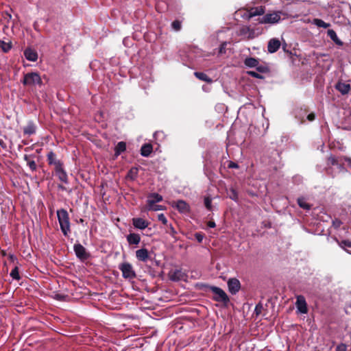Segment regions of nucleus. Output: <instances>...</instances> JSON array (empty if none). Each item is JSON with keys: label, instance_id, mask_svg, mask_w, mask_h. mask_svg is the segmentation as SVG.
Masks as SVG:
<instances>
[{"label": "nucleus", "instance_id": "1", "mask_svg": "<svg viewBox=\"0 0 351 351\" xmlns=\"http://www.w3.org/2000/svg\"><path fill=\"white\" fill-rule=\"evenodd\" d=\"M57 217L63 235L69 237L71 233V223L68 212L64 208L58 210Z\"/></svg>", "mask_w": 351, "mask_h": 351}, {"label": "nucleus", "instance_id": "2", "mask_svg": "<svg viewBox=\"0 0 351 351\" xmlns=\"http://www.w3.org/2000/svg\"><path fill=\"white\" fill-rule=\"evenodd\" d=\"M206 287L213 293V300L214 301L223 303L226 306L228 304L230 299L222 289L215 286L206 285Z\"/></svg>", "mask_w": 351, "mask_h": 351}, {"label": "nucleus", "instance_id": "3", "mask_svg": "<svg viewBox=\"0 0 351 351\" xmlns=\"http://www.w3.org/2000/svg\"><path fill=\"white\" fill-rule=\"evenodd\" d=\"M23 84L25 86L41 85L42 80L38 73H28L24 75Z\"/></svg>", "mask_w": 351, "mask_h": 351}, {"label": "nucleus", "instance_id": "4", "mask_svg": "<svg viewBox=\"0 0 351 351\" xmlns=\"http://www.w3.org/2000/svg\"><path fill=\"white\" fill-rule=\"evenodd\" d=\"M281 12H274L272 13H267L263 16V17L258 19V23L261 24H274L280 20Z\"/></svg>", "mask_w": 351, "mask_h": 351}, {"label": "nucleus", "instance_id": "5", "mask_svg": "<svg viewBox=\"0 0 351 351\" xmlns=\"http://www.w3.org/2000/svg\"><path fill=\"white\" fill-rule=\"evenodd\" d=\"M119 269L122 272V276L126 279H132L136 277V273L132 265L129 263H123L119 265Z\"/></svg>", "mask_w": 351, "mask_h": 351}, {"label": "nucleus", "instance_id": "6", "mask_svg": "<svg viewBox=\"0 0 351 351\" xmlns=\"http://www.w3.org/2000/svg\"><path fill=\"white\" fill-rule=\"evenodd\" d=\"M73 250L76 256L81 261H85L89 257V254L86 248L80 243H75L73 245Z\"/></svg>", "mask_w": 351, "mask_h": 351}, {"label": "nucleus", "instance_id": "7", "mask_svg": "<svg viewBox=\"0 0 351 351\" xmlns=\"http://www.w3.org/2000/svg\"><path fill=\"white\" fill-rule=\"evenodd\" d=\"M295 305L299 313L302 314H306L308 313L307 303L306 302L305 298L303 295H300L296 297Z\"/></svg>", "mask_w": 351, "mask_h": 351}, {"label": "nucleus", "instance_id": "8", "mask_svg": "<svg viewBox=\"0 0 351 351\" xmlns=\"http://www.w3.org/2000/svg\"><path fill=\"white\" fill-rule=\"evenodd\" d=\"M327 165L337 166L340 171H343L345 169L343 167V160L342 156L335 157L331 155L330 157L328 158Z\"/></svg>", "mask_w": 351, "mask_h": 351}, {"label": "nucleus", "instance_id": "9", "mask_svg": "<svg viewBox=\"0 0 351 351\" xmlns=\"http://www.w3.org/2000/svg\"><path fill=\"white\" fill-rule=\"evenodd\" d=\"M228 291L232 294L235 295L238 293L241 288V284L238 279L237 278H230L227 282Z\"/></svg>", "mask_w": 351, "mask_h": 351}, {"label": "nucleus", "instance_id": "10", "mask_svg": "<svg viewBox=\"0 0 351 351\" xmlns=\"http://www.w3.org/2000/svg\"><path fill=\"white\" fill-rule=\"evenodd\" d=\"M172 206L176 208V209L181 213H187L190 210L189 205L184 200L173 202Z\"/></svg>", "mask_w": 351, "mask_h": 351}, {"label": "nucleus", "instance_id": "11", "mask_svg": "<svg viewBox=\"0 0 351 351\" xmlns=\"http://www.w3.org/2000/svg\"><path fill=\"white\" fill-rule=\"evenodd\" d=\"M149 224V222L141 218H133L132 219V225L135 228L139 229V230H144L146 228L148 227Z\"/></svg>", "mask_w": 351, "mask_h": 351}, {"label": "nucleus", "instance_id": "12", "mask_svg": "<svg viewBox=\"0 0 351 351\" xmlns=\"http://www.w3.org/2000/svg\"><path fill=\"white\" fill-rule=\"evenodd\" d=\"M47 158L49 165H54L55 169L60 167V165H63L60 160H59L56 158V154L52 151L49 152L47 154Z\"/></svg>", "mask_w": 351, "mask_h": 351}, {"label": "nucleus", "instance_id": "13", "mask_svg": "<svg viewBox=\"0 0 351 351\" xmlns=\"http://www.w3.org/2000/svg\"><path fill=\"white\" fill-rule=\"evenodd\" d=\"M56 175L58 176L59 180L63 183H68L67 173L63 168V165L55 169Z\"/></svg>", "mask_w": 351, "mask_h": 351}, {"label": "nucleus", "instance_id": "14", "mask_svg": "<svg viewBox=\"0 0 351 351\" xmlns=\"http://www.w3.org/2000/svg\"><path fill=\"white\" fill-rule=\"evenodd\" d=\"M280 47V42L277 38L271 39L267 45V51L271 53L276 52Z\"/></svg>", "mask_w": 351, "mask_h": 351}, {"label": "nucleus", "instance_id": "15", "mask_svg": "<svg viewBox=\"0 0 351 351\" xmlns=\"http://www.w3.org/2000/svg\"><path fill=\"white\" fill-rule=\"evenodd\" d=\"M136 257L138 261L147 262L149 258L148 250L146 248H141L136 251Z\"/></svg>", "mask_w": 351, "mask_h": 351}, {"label": "nucleus", "instance_id": "16", "mask_svg": "<svg viewBox=\"0 0 351 351\" xmlns=\"http://www.w3.org/2000/svg\"><path fill=\"white\" fill-rule=\"evenodd\" d=\"M23 134L25 135H32L36 133V125L32 121H29L26 126L23 129Z\"/></svg>", "mask_w": 351, "mask_h": 351}, {"label": "nucleus", "instance_id": "17", "mask_svg": "<svg viewBox=\"0 0 351 351\" xmlns=\"http://www.w3.org/2000/svg\"><path fill=\"white\" fill-rule=\"evenodd\" d=\"M24 56L29 61L35 62L38 59L37 52L31 48H27L24 51Z\"/></svg>", "mask_w": 351, "mask_h": 351}, {"label": "nucleus", "instance_id": "18", "mask_svg": "<svg viewBox=\"0 0 351 351\" xmlns=\"http://www.w3.org/2000/svg\"><path fill=\"white\" fill-rule=\"evenodd\" d=\"M336 89L339 91L342 95L348 94L350 90V84L339 82L335 85Z\"/></svg>", "mask_w": 351, "mask_h": 351}, {"label": "nucleus", "instance_id": "19", "mask_svg": "<svg viewBox=\"0 0 351 351\" xmlns=\"http://www.w3.org/2000/svg\"><path fill=\"white\" fill-rule=\"evenodd\" d=\"M162 200V197L158 193H154L148 195L147 205H153L156 203L160 202Z\"/></svg>", "mask_w": 351, "mask_h": 351}, {"label": "nucleus", "instance_id": "20", "mask_svg": "<svg viewBox=\"0 0 351 351\" xmlns=\"http://www.w3.org/2000/svg\"><path fill=\"white\" fill-rule=\"evenodd\" d=\"M265 8L263 6L252 8L250 10L249 15H250V17L261 16L265 14Z\"/></svg>", "mask_w": 351, "mask_h": 351}, {"label": "nucleus", "instance_id": "21", "mask_svg": "<svg viewBox=\"0 0 351 351\" xmlns=\"http://www.w3.org/2000/svg\"><path fill=\"white\" fill-rule=\"evenodd\" d=\"M327 34L337 45L339 47L343 46V43L338 38L336 32L333 29H328Z\"/></svg>", "mask_w": 351, "mask_h": 351}, {"label": "nucleus", "instance_id": "22", "mask_svg": "<svg viewBox=\"0 0 351 351\" xmlns=\"http://www.w3.org/2000/svg\"><path fill=\"white\" fill-rule=\"evenodd\" d=\"M127 241L130 245H138L141 241V237L136 233H130L127 236Z\"/></svg>", "mask_w": 351, "mask_h": 351}, {"label": "nucleus", "instance_id": "23", "mask_svg": "<svg viewBox=\"0 0 351 351\" xmlns=\"http://www.w3.org/2000/svg\"><path fill=\"white\" fill-rule=\"evenodd\" d=\"M152 145L150 143H145L141 148V154L144 157H148L152 152Z\"/></svg>", "mask_w": 351, "mask_h": 351}, {"label": "nucleus", "instance_id": "24", "mask_svg": "<svg viewBox=\"0 0 351 351\" xmlns=\"http://www.w3.org/2000/svg\"><path fill=\"white\" fill-rule=\"evenodd\" d=\"M23 158L27 162V165L32 171L36 170L37 166L35 161L33 160L34 156L32 155L25 154Z\"/></svg>", "mask_w": 351, "mask_h": 351}, {"label": "nucleus", "instance_id": "25", "mask_svg": "<svg viewBox=\"0 0 351 351\" xmlns=\"http://www.w3.org/2000/svg\"><path fill=\"white\" fill-rule=\"evenodd\" d=\"M126 149V143L123 141H120L117 143L114 148V155L116 157L119 156L121 153L124 152Z\"/></svg>", "mask_w": 351, "mask_h": 351}, {"label": "nucleus", "instance_id": "26", "mask_svg": "<svg viewBox=\"0 0 351 351\" xmlns=\"http://www.w3.org/2000/svg\"><path fill=\"white\" fill-rule=\"evenodd\" d=\"M259 60L254 58H247L244 64L247 67L249 68H256V66H258Z\"/></svg>", "mask_w": 351, "mask_h": 351}, {"label": "nucleus", "instance_id": "27", "mask_svg": "<svg viewBox=\"0 0 351 351\" xmlns=\"http://www.w3.org/2000/svg\"><path fill=\"white\" fill-rule=\"evenodd\" d=\"M194 75L197 79L202 81L206 82L208 83H211L213 82L212 79L203 72H195Z\"/></svg>", "mask_w": 351, "mask_h": 351}, {"label": "nucleus", "instance_id": "28", "mask_svg": "<svg viewBox=\"0 0 351 351\" xmlns=\"http://www.w3.org/2000/svg\"><path fill=\"white\" fill-rule=\"evenodd\" d=\"M313 23L319 27L323 28H328L330 26V23H327L319 19H314L313 21Z\"/></svg>", "mask_w": 351, "mask_h": 351}, {"label": "nucleus", "instance_id": "29", "mask_svg": "<svg viewBox=\"0 0 351 351\" xmlns=\"http://www.w3.org/2000/svg\"><path fill=\"white\" fill-rule=\"evenodd\" d=\"M0 48L3 52H8L12 48V43L10 42L6 43L3 40H0Z\"/></svg>", "mask_w": 351, "mask_h": 351}, {"label": "nucleus", "instance_id": "30", "mask_svg": "<svg viewBox=\"0 0 351 351\" xmlns=\"http://www.w3.org/2000/svg\"><path fill=\"white\" fill-rule=\"evenodd\" d=\"M340 246L349 251L350 250H351V241L349 240V239H346V240H343L341 241V243H339Z\"/></svg>", "mask_w": 351, "mask_h": 351}, {"label": "nucleus", "instance_id": "31", "mask_svg": "<svg viewBox=\"0 0 351 351\" xmlns=\"http://www.w3.org/2000/svg\"><path fill=\"white\" fill-rule=\"evenodd\" d=\"M298 204L300 206V207L309 210L311 208V206L306 202L304 198H298Z\"/></svg>", "mask_w": 351, "mask_h": 351}, {"label": "nucleus", "instance_id": "32", "mask_svg": "<svg viewBox=\"0 0 351 351\" xmlns=\"http://www.w3.org/2000/svg\"><path fill=\"white\" fill-rule=\"evenodd\" d=\"M256 71L261 73H265L269 71L268 66L266 65L261 64L258 62V66H256Z\"/></svg>", "mask_w": 351, "mask_h": 351}, {"label": "nucleus", "instance_id": "33", "mask_svg": "<svg viewBox=\"0 0 351 351\" xmlns=\"http://www.w3.org/2000/svg\"><path fill=\"white\" fill-rule=\"evenodd\" d=\"M10 276L11 277L13 278V279H15V280H19L20 279V276H19V269L17 267H15L11 271L10 273Z\"/></svg>", "mask_w": 351, "mask_h": 351}, {"label": "nucleus", "instance_id": "34", "mask_svg": "<svg viewBox=\"0 0 351 351\" xmlns=\"http://www.w3.org/2000/svg\"><path fill=\"white\" fill-rule=\"evenodd\" d=\"M204 205L208 210H212V199L210 197H204Z\"/></svg>", "mask_w": 351, "mask_h": 351}, {"label": "nucleus", "instance_id": "35", "mask_svg": "<svg viewBox=\"0 0 351 351\" xmlns=\"http://www.w3.org/2000/svg\"><path fill=\"white\" fill-rule=\"evenodd\" d=\"M171 27L175 31H180L181 29V22L178 20H175L171 23Z\"/></svg>", "mask_w": 351, "mask_h": 351}, {"label": "nucleus", "instance_id": "36", "mask_svg": "<svg viewBox=\"0 0 351 351\" xmlns=\"http://www.w3.org/2000/svg\"><path fill=\"white\" fill-rule=\"evenodd\" d=\"M227 44H228V43L226 41H224L220 45V47L219 48V52H218L219 55L226 53V49Z\"/></svg>", "mask_w": 351, "mask_h": 351}, {"label": "nucleus", "instance_id": "37", "mask_svg": "<svg viewBox=\"0 0 351 351\" xmlns=\"http://www.w3.org/2000/svg\"><path fill=\"white\" fill-rule=\"evenodd\" d=\"M230 198L234 201H237L238 199V193L235 189H231L230 191Z\"/></svg>", "mask_w": 351, "mask_h": 351}, {"label": "nucleus", "instance_id": "38", "mask_svg": "<svg viewBox=\"0 0 351 351\" xmlns=\"http://www.w3.org/2000/svg\"><path fill=\"white\" fill-rule=\"evenodd\" d=\"M147 209L149 210L157 211V210H162V206H160V205H156V204H154L153 205H147Z\"/></svg>", "mask_w": 351, "mask_h": 351}, {"label": "nucleus", "instance_id": "39", "mask_svg": "<svg viewBox=\"0 0 351 351\" xmlns=\"http://www.w3.org/2000/svg\"><path fill=\"white\" fill-rule=\"evenodd\" d=\"M335 351H347V346L344 343H340L337 346Z\"/></svg>", "mask_w": 351, "mask_h": 351}, {"label": "nucleus", "instance_id": "40", "mask_svg": "<svg viewBox=\"0 0 351 351\" xmlns=\"http://www.w3.org/2000/svg\"><path fill=\"white\" fill-rule=\"evenodd\" d=\"M158 219L160 221H161L163 224L167 225V219L164 214L161 213L158 215Z\"/></svg>", "mask_w": 351, "mask_h": 351}, {"label": "nucleus", "instance_id": "41", "mask_svg": "<svg viewBox=\"0 0 351 351\" xmlns=\"http://www.w3.org/2000/svg\"><path fill=\"white\" fill-rule=\"evenodd\" d=\"M204 237V234H202L201 232H196L195 234V238L199 243L202 242Z\"/></svg>", "mask_w": 351, "mask_h": 351}, {"label": "nucleus", "instance_id": "42", "mask_svg": "<svg viewBox=\"0 0 351 351\" xmlns=\"http://www.w3.org/2000/svg\"><path fill=\"white\" fill-rule=\"evenodd\" d=\"M341 224H342L341 221L338 219H335V220L332 221V226L335 229L339 228L341 226Z\"/></svg>", "mask_w": 351, "mask_h": 351}, {"label": "nucleus", "instance_id": "43", "mask_svg": "<svg viewBox=\"0 0 351 351\" xmlns=\"http://www.w3.org/2000/svg\"><path fill=\"white\" fill-rule=\"evenodd\" d=\"M250 32V29L249 27H242L240 29H239V34L240 35H244V34H246L247 33Z\"/></svg>", "mask_w": 351, "mask_h": 351}, {"label": "nucleus", "instance_id": "44", "mask_svg": "<svg viewBox=\"0 0 351 351\" xmlns=\"http://www.w3.org/2000/svg\"><path fill=\"white\" fill-rule=\"evenodd\" d=\"M248 74L250 75H251L252 77H254L255 78H258V79H262L263 78V76L261 74H259L258 73L256 72V71H248Z\"/></svg>", "mask_w": 351, "mask_h": 351}, {"label": "nucleus", "instance_id": "45", "mask_svg": "<svg viewBox=\"0 0 351 351\" xmlns=\"http://www.w3.org/2000/svg\"><path fill=\"white\" fill-rule=\"evenodd\" d=\"M169 230L167 231L168 233H169L171 236L174 237L177 232L176 231L175 228L173 227L171 224H169Z\"/></svg>", "mask_w": 351, "mask_h": 351}, {"label": "nucleus", "instance_id": "46", "mask_svg": "<svg viewBox=\"0 0 351 351\" xmlns=\"http://www.w3.org/2000/svg\"><path fill=\"white\" fill-rule=\"evenodd\" d=\"M263 309V306L261 304H258L256 306L254 311L256 315H259L261 313V311Z\"/></svg>", "mask_w": 351, "mask_h": 351}, {"label": "nucleus", "instance_id": "47", "mask_svg": "<svg viewBox=\"0 0 351 351\" xmlns=\"http://www.w3.org/2000/svg\"><path fill=\"white\" fill-rule=\"evenodd\" d=\"M228 167L230 169H237L239 165L236 162L230 161L228 165Z\"/></svg>", "mask_w": 351, "mask_h": 351}, {"label": "nucleus", "instance_id": "48", "mask_svg": "<svg viewBox=\"0 0 351 351\" xmlns=\"http://www.w3.org/2000/svg\"><path fill=\"white\" fill-rule=\"evenodd\" d=\"M137 169L135 168V169H132L130 172H129V175L130 176L131 175V177L132 179H134L135 177H136V174L137 173Z\"/></svg>", "mask_w": 351, "mask_h": 351}, {"label": "nucleus", "instance_id": "49", "mask_svg": "<svg viewBox=\"0 0 351 351\" xmlns=\"http://www.w3.org/2000/svg\"><path fill=\"white\" fill-rule=\"evenodd\" d=\"M178 274H180V271L179 270H176L173 274L172 275V277H171V280H179V277L178 276Z\"/></svg>", "mask_w": 351, "mask_h": 351}, {"label": "nucleus", "instance_id": "50", "mask_svg": "<svg viewBox=\"0 0 351 351\" xmlns=\"http://www.w3.org/2000/svg\"><path fill=\"white\" fill-rule=\"evenodd\" d=\"M315 115L314 113H310L308 116H307V119L309 121H313L315 120Z\"/></svg>", "mask_w": 351, "mask_h": 351}, {"label": "nucleus", "instance_id": "51", "mask_svg": "<svg viewBox=\"0 0 351 351\" xmlns=\"http://www.w3.org/2000/svg\"><path fill=\"white\" fill-rule=\"evenodd\" d=\"M0 146L3 148V149H5L6 148V144L5 143V142L0 138Z\"/></svg>", "mask_w": 351, "mask_h": 351}, {"label": "nucleus", "instance_id": "52", "mask_svg": "<svg viewBox=\"0 0 351 351\" xmlns=\"http://www.w3.org/2000/svg\"><path fill=\"white\" fill-rule=\"evenodd\" d=\"M208 226L210 228H215L216 226V224L214 221H208Z\"/></svg>", "mask_w": 351, "mask_h": 351}, {"label": "nucleus", "instance_id": "53", "mask_svg": "<svg viewBox=\"0 0 351 351\" xmlns=\"http://www.w3.org/2000/svg\"><path fill=\"white\" fill-rule=\"evenodd\" d=\"M343 160L348 161L351 165V159L347 157H343Z\"/></svg>", "mask_w": 351, "mask_h": 351}, {"label": "nucleus", "instance_id": "54", "mask_svg": "<svg viewBox=\"0 0 351 351\" xmlns=\"http://www.w3.org/2000/svg\"><path fill=\"white\" fill-rule=\"evenodd\" d=\"M9 258L11 261H14L16 259V257L13 254H10Z\"/></svg>", "mask_w": 351, "mask_h": 351}, {"label": "nucleus", "instance_id": "55", "mask_svg": "<svg viewBox=\"0 0 351 351\" xmlns=\"http://www.w3.org/2000/svg\"><path fill=\"white\" fill-rule=\"evenodd\" d=\"M162 132H156L154 134V138H156L157 136L160 135V134H162Z\"/></svg>", "mask_w": 351, "mask_h": 351}, {"label": "nucleus", "instance_id": "56", "mask_svg": "<svg viewBox=\"0 0 351 351\" xmlns=\"http://www.w3.org/2000/svg\"><path fill=\"white\" fill-rule=\"evenodd\" d=\"M58 188H59L60 189H61V190H65V187H64V186H62V185H59V186H58Z\"/></svg>", "mask_w": 351, "mask_h": 351}, {"label": "nucleus", "instance_id": "57", "mask_svg": "<svg viewBox=\"0 0 351 351\" xmlns=\"http://www.w3.org/2000/svg\"><path fill=\"white\" fill-rule=\"evenodd\" d=\"M84 220L82 219H80V222L82 223Z\"/></svg>", "mask_w": 351, "mask_h": 351}]
</instances>
